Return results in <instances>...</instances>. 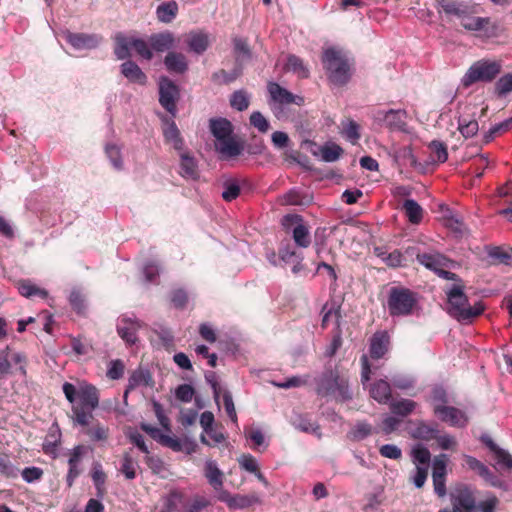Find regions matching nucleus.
<instances>
[{"label": "nucleus", "mask_w": 512, "mask_h": 512, "mask_svg": "<svg viewBox=\"0 0 512 512\" xmlns=\"http://www.w3.org/2000/svg\"><path fill=\"white\" fill-rule=\"evenodd\" d=\"M160 268L155 261H148L143 266V275L147 283H154L159 276Z\"/></svg>", "instance_id": "nucleus-59"}, {"label": "nucleus", "mask_w": 512, "mask_h": 512, "mask_svg": "<svg viewBox=\"0 0 512 512\" xmlns=\"http://www.w3.org/2000/svg\"><path fill=\"white\" fill-rule=\"evenodd\" d=\"M141 327L142 324L136 317L122 315L118 319L117 332L126 344L133 345L138 340L137 332Z\"/></svg>", "instance_id": "nucleus-15"}, {"label": "nucleus", "mask_w": 512, "mask_h": 512, "mask_svg": "<svg viewBox=\"0 0 512 512\" xmlns=\"http://www.w3.org/2000/svg\"><path fill=\"white\" fill-rule=\"evenodd\" d=\"M481 440L494 453L497 465L512 469V455L508 451L497 446L488 435H483Z\"/></svg>", "instance_id": "nucleus-22"}, {"label": "nucleus", "mask_w": 512, "mask_h": 512, "mask_svg": "<svg viewBox=\"0 0 512 512\" xmlns=\"http://www.w3.org/2000/svg\"><path fill=\"white\" fill-rule=\"evenodd\" d=\"M464 459L467 467L476 472L481 478L487 475L488 467L484 463L470 455H464Z\"/></svg>", "instance_id": "nucleus-62"}, {"label": "nucleus", "mask_w": 512, "mask_h": 512, "mask_svg": "<svg viewBox=\"0 0 512 512\" xmlns=\"http://www.w3.org/2000/svg\"><path fill=\"white\" fill-rule=\"evenodd\" d=\"M151 381V375L147 370L137 369L128 379V389H134L138 386H146Z\"/></svg>", "instance_id": "nucleus-43"}, {"label": "nucleus", "mask_w": 512, "mask_h": 512, "mask_svg": "<svg viewBox=\"0 0 512 512\" xmlns=\"http://www.w3.org/2000/svg\"><path fill=\"white\" fill-rule=\"evenodd\" d=\"M316 391L321 396H332L339 401L352 398L349 381L336 370H326L316 379Z\"/></svg>", "instance_id": "nucleus-5"}, {"label": "nucleus", "mask_w": 512, "mask_h": 512, "mask_svg": "<svg viewBox=\"0 0 512 512\" xmlns=\"http://www.w3.org/2000/svg\"><path fill=\"white\" fill-rule=\"evenodd\" d=\"M166 127L163 130L165 140L172 143L176 150H181L183 147V140L180 136V131L173 120L165 119Z\"/></svg>", "instance_id": "nucleus-34"}, {"label": "nucleus", "mask_w": 512, "mask_h": 512, "mask_svg": "<svg viewBox=\"0 0 512 512\" xmlns=\"http://www.w3.org/2000/svg\"><path fill=\"white\" fill-rule=\"evenodd\" d=\"M443 217L445 220V225L455 233L463 234L466 231V227L462 218L456 215L449 208H445Z\"/></svg>", "instance_id": "nucleus-38"}, {"label": "nucleus", "mask_w": 512, "mask_h": 512, "mask_svg": "<svg viewBox=\"0 0 512 512\" xmlns=\"http://www.w3.org/2000/svg\"><path fill=\"white\" fill-rule=\"evenodd\" d=\"M321 159L324 162L331 163L337 161L343 154V149L336 143H325L321 148Z\"/></svg>", "instance_id": "nucleus-37"}, {"label": "nucleus", "mask_w": 512, "mask_h": 512, "mask_svg": "<svg viewBox=\"0 0 512 512\" xmlns=\"http://www.w3.org/2000/svg\"><path fill=\"white\" fill-rule=\"evenodd\" d=\"M267 88L269 95L274 102L279 104L293 103L298 106H301L304 103V98L302 96L292 94L287 89L283 88L275 82H270Z\"/></svg>", "instance_id": "nucleus-18"}, {"label": "nucleus", "mask_w": 512, "mask_h": 512, "mask_svg": "<svg viewBox=\"0 0 512 512\" xmlns=\"http://www.w3.org/2000/svg\"><path fill=\"white\" fill-rule=\"evenodd\" d=\"M292 424L296 429H298L302 432H305V433H311V434L317 436L318 438H320L322 435L321 431H320V426L318 424H316L315 422H312L306 416L297 415L292 420Z\"/></svg>", "instance_id": "nucleus-35"}, {"label": "nucleus", "mask_w": 512, "mask_h": 512, "mask_svg": "<svg viewBox=\"0 0 512 512\" xmlns=\"http://www.w3.org/2000/svg\"><path fill=\"white\" fill-rule=\"evenodd\" d=\"M374 254L380 258L388 267L397 268L403 265L404 257L400 250L395 249L388 252L383 246H376L373 249Z\"/></svg>", "instance_id": "nucleus-23"}, {"label": "nucleus", "mask_w": 512, "mask_h": 512, "mask_svg": "<svg viewBox=\"0 0 512 512\" xmlns=\"http://www.w3.org/2000/svg\"><path fill=\"white\" fill-rule=\"evenodd\" d=\"M140 428L149 434L154 440L175 452L184 450L185 445L188 444V442H183L177 437L164 434L160 429L152 426L151 424L141 423Z\"/></svg>", "instance_id": "nucleus-16"}, {"label": "nucleus", "mask_w": 512, "mask_h": 512, "mask_svg": "<svg viewBox=\"0 0 512 512\" xmlns=\"http://www.w3.org/2000/svg\"><path fill=\"white\" fill-rule=\"evenodd\" d=\"M403 209L410 223L419 224L423 218L422 207L413 199H407L403 203Z\"/></svg>", "instance_id": "nucleus-36"}, {"label": "nucleus", "mask_w": 512, "mask_h": 512, "mask_svg": "<svg viewBox=\"0 0 512 512\" xmlns=\"http://www.w3.org/2000/svg\"><path fill=\"white\" fill-rule=\"evenodd\" d=\"M411 457L413 463H415L417 466H419V464L427 465L430 461L431 454L425 446L422 444H417L412 448Z\"/></svg>", "instance_id": "nucleus-49"}, {"label": "nucleus", "mask_w": 512, "mask_h": 512, "mask_svg": "<svg viewBox=\"0 0 512 512\" xmlns=\"http://www.w3.org/2000/svg\"><path fill=\"white\" fill-rule=\"evenodd\" d=\"M374 121L383 123L393 131H406L407 112L402 109L378 110L373 114Z\"/></svg>", "instance_id": "nucleus-12"}, {"label": "nucleus", "mask_w": 512, "mask_h": 512, "mask_svg": "<svg viewBox=\"0 0 512 512\" xmlns=\"http://www.w3.org/2000/svg\"><path fill=\"white\" fill-rule=\"evenodd\" d=\"M239 466L247 472L255 474L259 471L256 458L250 454H243L238 458Z\"/></svg>", "instance_id": "nucleus-56"}, {"label": "nucleus", "mask_w": 512, "mask_h": 512, "mask_svg": "<svg viewBox=\"0 0 512 512\" xmlns=\"http://www.w3.org/2000/svg\"><path fill=\"white\" fill-rule=\"evenodd\" d=\"M106 154L108 158L110 159L112 165L117 170L122 169L123 162L121 157V151L120 148L115 144H109L106 146Z\"/></svg>", "instance_id": "nucleus-57"}, {"label": "nucleus", "mask_w": 512, "mask_h": 512, "mask_svg": "<svg viewBox=\"0 0 512 512\" xmlns=\"http://www.w3.org/2000/svg\"><path fill=\"white\" fill-rule=\"evenodd\" d=\"M63 393L66 399L73 404L74 425L87 426L93 418V411L99 406L98 389L87 382L79 383L78 387L72 383L63 384Z\"/></svg>", "instance_id": "nucleus-1"}, {"label": "nucleus", "mask_w": 512, "mask_h": 512, "mask_svg": "<svg viewBox=\"0 0 512 512\" xmlns=\"http://www.w3.org/2000/svg\"><path fill=\"white\" fill-rule=\"evenodd\" d=\"M499 61L479 60L473 63L461 79L464 87H469L476 82H491L501 72Z\"/></svg>", "instance_id": "nucleus-8"}, {"label": "nucleus", "mask_w": 512, "mask_h": 512, "mask_svg": "<svg viewBox=\"0 0 512 512\" xmlns=\"http://www.w3.org/2000/svg\"><path fill=\"white\" fill-rule=\"evenodd\" d=\"M183 501V493L178 490H172L163 497V506L160 512H179V507L183 504Z\"/></svg>", "instance_id": "nucleus-32"}, {"label": "nucleus", "mask_w": 512, "mask_h": 512, "mask_svg": "<svg viewBox=\"0 0 512 512\" xmlns=\"http://www.w3.org/2000/svg\"><path fill=\"white\" fill-rule=\"evenodd\" d=\"M286 68L295 73L299 78L304 79L309 76L308 68L304 65L302 59L296 55H289L287 57Z\"/></svg>", "instance_id": "nucleus-40"}, {"label": "nucleus", "mask_w": 512, "mask_h": 512, "mask_svg": "<svg viewBox=\"0 0 512 512\" xmlns=\"http://www.w3.org/2000/svg\"><path fill=\"white\" fill-rule=\"evenodd\" d=\"M210 502L203 496H195L192 501L184 506L183 512H200L209 506Z\"/></svg>", "instance_id": "nucleus-63"}, {"label": "nucleus", "mask_w": 512, "mask_h": 512, "mask_svg": "<svg viewBox=\"0 0 512 512\" xmlns=\"http://www.w3.org/2000/svg\"><path fill=\"white\" fill-rule=\"evenodd\" d=\"M437 5L448 15L460 20L462 27L468 31H481L490 23L489 17H477L478 5L455 0H436Z\"/></svg>", "instance_id": "nucleus-4"}, {"label": "nucleus", "mask_w": 512, "mask_h": 512, "mask_svg": "<svg viewBox=\"0 0 512 512\" xmlns=\"http://www.w3.org/2000/svg\"><path fill=\"white\" fill-rule=\"evenodd\" d=\"M115 41L114 53L118 60L128 59L131 56L130 49H134L143 59L151 60L153 57L151 48L143 39L126 37L119 34L116 36Z\"/></svg>", "instance_id": "nucleus-9"}, {"label": "nucleus", "mask_w": 512, "mask_h": 512, "mask_svg": "<svg viewBox=\"0 0 512 512\" xmlns=\"http://www.w3.org/2000/svg\"><path fill=\"white\" fill-rule=\"evenodd\" d=\"M178 10L179 7L176 1L164 2L156 9L157 19L162 23H170L176 18Z\"/></svg>", "instance_id": "nucleus-29"}, {"label": "nucleus", "mask_w": 512, "mask_h": 512, "mask_svg": "<svg viewBox=\"0 0 512 512\" xmlns=\"http://www.w3.org/2000/svg\"><path fill=\"white\" fill-rule=\"evenodd\" d=\"M65 40L75 49V50H91L100 44L102 37L97 34H87V33H73L70 31H65L63 33Z\"/></svg>", "instance_id": "nucleus-17"}, {"label": "nucleus", "mask_w": 512, "mask_h": 512, "mask_svg": "<svg viewBox=\"0 0 512 512\" xmlns=\"http://www.w3.org/2000/svg\"><path fill=\"white\" fill-rule=\"evenodd\" d=\"M498 504L499 499L495 495L489 494L484 500L480 501L476 505L475 509L480 512H495Z\"/></svg>", "instance_id": "nucleus-61"}, {"label": "nucleus", "mask_w": 512, "mask_h": 512, "mask_svg": "<svg viewBox=\"0 0 512 512\" xmlns=\"http://www.w3.org/2000/svg\"><path fill=\"white\" fill-rule=\"evenodd\" d=\"M417 306V293L402 286H394L389 289L387 309L391 317L410 316L414 313Z\"/></svg>", "instance_id": "nucleus-6"}, {"label": "nucleus", "mask_w": 512, "mask_h": 512, "mask_svg": "<svg viewBox=\"0 0 512 512\" xmlns=\"http://www.w3.org/2000/svg\"><path fill=\"white\" fill-rule=\"evenodd\" d=\"M164 64L168 71L182 74L187 71L188 63L182 53L169 52L164 59Z\"/></svg>", "instance_id": "nucleus-27"}, {"label": "nucleus", "mask_w": 512, "mask_h": 512, "mask_svg": "<svg viewBox=\"0 0 512 512\" xmlns=\"http://www.w3.org/2000/svg\"><path fill=\"white\" fill-rule=\"evenodd\" d=\"M136 467L137 462L133 459L130 452H124L122 456L120 471L124 474L126 479L133 480L136 477Z\"/></svg>", "instance_id": "nucleus-42"}, {"label": "nucleus", "mask_w": 512, "mask_h": 512, "mask_svg": "<svg viewBox=\"0 0 512 512\" xmlns=\"http://www.w3.org/2000/svg\"><path fill=\"white\" fill-rule=\"evenodd\" d=\"M86 427L84 433L93 442L105 441L109 437V428L99 422L91 427H88V425Z\"/></svg>", "instance_id": "nucleus-41"}, {"label": "nucleus", "mask_w": 512, "mask_h": 512, "mask_svg": "<svg viewBox=\"0 0 512 512\" xmlns=\"http://www.w3.org/2000/svg\"><path fill=\"white\" fill-rule=\"evenodd\" d=\"M416 407V403L409 399H402L390 403L391 411L402 417L409 415Z\"/></svg>", "instance_id": "nucleus-45"}, {"label": "nucleus", "mask_w": 512, "mask_h": 512, "mask_svg": "<svg viewBox=\"0 0 512 512\" xmlns=\"http://www.w3.org/2000/svg\"><path fill=\"white\" fill-rule=\"evenodd\" d=\"M389 344V337L386 332H376L371 338L370 342V356L373 359L382 358L387 350Z\"/></svg>", "instance_id": "nucleus-24"}, {"label": "nucleus", "mask_w": 512, "mask_h": 512, "mask_svg": "<svg viewBox=\"0 0 512 512\" xmlns=\"http://www.w3.org/2000/svg\"><path fill=\"white\" fill-rule=\"evenodd\" d=\"M209 128L215 138L214 148L221 160H230L242 154L244 146L233 137V126L225 118H213Z\"/></svg>", "instance_id": "nucleus-2"}, {"label": "nucleus", "mask_w": 512, "mask_h": 512, "mask_svg": "<svg viewBox=\"0 0 512 512\" xmlns=\"http://www.w3.org/2000/svg\"><path fill=\"white\" fill-rule=\"evenodd\" d=\"M175 397L183 403L191 402L195 390L190 384H181L175 389Z\"/></svg>", "instance_id": "nucleus-55"}, {"label": "nucleus", "mask_w": 512, "mask_h": 512, "mask_svg": "<svg viewBox=\"0 0 512 512\" xmlns=\"http://www.w3.org/2000/svg\"><path fill=\"white\" fill-rule=\"evenodd\" d=\"M222 198L225 201H233L240 194V186L236 180H227L223 184Z\"/></svg>", "instance_id": "nucleus-52"}, {"label": "nucleus", "mask_w": 512, "mask_h": 512, "mask_svg": "<svg viewBox=\"0 0 512 512\" xmlns=\"http://www.w3.org/2000/svg\"><path fill=\"white\" fill-rule=\"evenodd\" d=\"M322 62L333 83L342 85L349 80V64L341 50L327 48L323 52Z\"/></svg>", "instance_id": "nucleus-7"}, {"label": "nucleus", "mask_w": 512, "mask_h": 512, "mask_svg": "<svg viewBox=\"0 0 512 512\" xmlns=\"http://www.w3.org/2000/svg\"><path fill=\"white\" fill-rule=\"evenodd\" d=\"M174 45V36L170 32L154 34L150 37V46L156 52H164Z\"/></svg>", "instance_id": "nucleus-31"}, {"label": "nucleus", "mask_w": 512, "mask_h": 512, "mask_svg": "<svg viewBox=\"0 0 512 512\" xmlns=\"http://www.w3.org/2000/svg\"><path fill=\"white\" fill-rule=\"evenodd\" d=\"M429 149L431 151V158L434 162L444 163L448 159V151L446 145L437 140H433L429 144Z\"/></svg>", "instance_id": "nucleus-44"}, {"label": "nucleus", "mask_w": 512, "mask_h": 512, "mask_svg": "<svg viewBox=\"0 0 512 512\" xmlns=\"http://www.w3.org/2000/svg\"><path fill=\"white\" fill-rule=\"evenodd\" d=\"M230 104L234 109L238 111H244L249 106V96L243 90L235 91L231 95Z\"/></svg>", "instance_id": "nucleus-50"}, {"label": "nucleus", "mask_w": 512, "mask_h": 512, "mask_svg": "<svg viewBox=\"0 0 512 512\" xmlns=\"http://www.w3.org/2000/svg\"><path fill=\"white\" fill-rule=\"evenodd\" d=\"M12 363L19 365L16 369L22 376H26V357L20 352H12L9 347L0 350V377L11 373Z\"/></svg>", "instance_id": "nucleus-13"}, {"label": "nucleus", "mask_w": 512, "mask_h": 512, "mask_svg": "<svg viewBox=\"0 0 512 512\" xmlns=\"http://www.w3.org/2000/svg\"><path fill=\"white\" fill-rule=\"evenodd\" d=\"M282 225L286 230L292 231V238L300 248H307L311 244L309 228L303 218L297 214H287L283 217Z\"/></svg>", "instance_id": "nucleus-10"}, {"label": "nucleus", "mask_w": 512, "mask_h": 512, "mask_svg": "<svg viewBox=\"0 0 512 512\" xmlns=\"http://www.w3.org/2000/svg\"><path fill=\"white\" fill-rule=\"evenodd\" d=\"M416 259L421 265H423L429 270L434 271L435 273L441 267H448L449 263V260L444 255L438 252L417 253Z\"/></svg>", "instance_id": "nucleus-20"}, {"label": "nucleus", "mask_w": 512, "mask_h": 512, "mask_svg": "<svg viewBox=\"0 0 512 512\" xmlns=\"http://www.w3.org/2000/svg\"><path fill=\"white\" fill-rule=\"evenodd\" d=\"M204 474L208 483L214 488L215 491H218L223 487L224 474L218 468L216 461L207 460L205 462Z\"/></svg>", "instance_id": "nucleus-26"}, {"label": "nucleus", "mask_w": 512, "mask_h": 512, "mask_svg": "<svg viewBox=\"0 0 512 512\" xmlns=\"http://www.w3.org/2000/svg\"><path fill=\"white\" fill-rule=\"evenodd\" d=\"M180 174L186 179L195 180L198 178V167L196 160L187 153L181 154Z\"/></svg>", "instance_id": "nucleus-33"}, {"label": "nucleus", "mask_w": 512, "mask_h": 512, "mask_svg": "<svg viewBox=\"0 0 512 512\" xmlns=\"http://www.w3.org/2000/svg\"><path fill=\"white\" fill-rule=\"evenodd\" d=\"M372 433V426L365 422L357 423L350 432V437L354 441H361Z\"/></svg>", "instance_id": "nucleus-53"}, {"label": "nucleus", "mask_w": 512, "mask_h": 512, "mask_svg": "<svg viewBox=\"0 0 512 512\" xmlns=\"http://www.w3.org/2000/svg\"><path fill=\"white\" fill-rule=\"evenodd\" d=\"M343 134L351 144H357L360 139L359 125L353 120L349 121L344 127Z\"/></svg>", "instance_id": "nucleus-60"}, {"label": "nucleus", "mask_w": 512, "mask_h": 512, "mask_svg": "<svg viewBox=\"0 0 512 512\" xmlns=\"http://www.w3.org/2000/svg\"><path fill=\"white\" fill-rule=\"evenodd\" d=\"M322 327H326L332 317H335L337 324L339 325L340 318V306L332 301L330 303H326L322 308Z\"/></svg>", "instance_id": "nucleus-47"}, {"label": "nucleus", "mask_w": 512, "mask_h": 512, "mask_svg": "<svg viewBox=\"0 0 512 512\" xmlns=\"http://www.w3.org/2000/svg\"><path fill=\"white\" fill-rule=\"evenodd\" d=\"M18 291L22 296L26 298H30L32 296H40L41 298H46L48 296V292L46 290L40 289L29 280L20 281L18 283Z\"/></svg>", "instance_id": "nucleus-39"}, {"label": "nucleus", "mask_w": 512, "mask_h": 512, "mask_svg": "<svg viewBox=\"0 0 512 512\" xmlns=\"http://www.w3.org/2000/svg\"><path fill=\"white\" fill-rule=\"evenodd\" d=\"M369 392L370 396L380 404H387L391 401V387L384 379L374 382L371 385Z\"/></svg>", "instance_id": "nucleus-25"}, {"label": "nucleus", "mask_w": 512, "mask_h": 512, "mask_svg": "<svg viewBox=\"0 0 512 512\" xmlns=\"http://www.w3.org/2000/svg\"><path fill=\"white\" fill-rule=\"evenodd\" d=\"M260 499L256 494L251 495H240L236 494L233 497L231 503V509H244L252 506L253 504L259 503Z\"/></svg>", "instance_id": "nucleus-46"}, {"label": "nucleus", "mask_w": 512, "mask_h": 512, "mask_svg": "<svg viewBox=\"0 0 512 512\" xmlns=\"http://www.w3.org/2000/svg\"><path fill=\"white\" fill-rule=\"evenodd\" d=\"M233 44L237 61H245L251 58V51L245 39L235 37L233 39Z\"/></svg>", "instance_id": "nucleus-48"}, {"label": "nucleus", "mask_w": 512, "mask_h": 512, "mask_svg": "<svg viewBox=\"0 0 512 512\" xmlns=\"http://www.w3.org/2000/svg\"><path fill=\"white\" fill-rule=\"evenodd\" d=\"M187 44L192 52L202 54L209 46V37L203 32H191Z\"/></svg>", "instance_id": "nucleus-30"}, {"label": "nucleus", "mask_w": 512, "mask_h": 512, "mask_svg": "<svg viewBox=\"0 0 512 512\" xmlns=\"http://www.w3.org/2000/svg\"><path fill=\"white\" fill-rule=\"evenodd\" d=\"M447 462L448 456L446 454H439L435 456L433 460L432 477H446Z\"/></svg>", "instance_id": "nucleus-54"}, {"label": "nucleus", "mask_w": 512, "mask_h": 512, "mask_svg": "<svg viewBox=\"0 0 512 512\" xmlns=\"http://www.w3.org/2000/svg\"><path fill=\"white\" fill-rule=\"evenodd\" d=\"M159 103L172 116L176 115V102L179 99V87L168 77L159 78Z\"/></svg>", "instance_id": "nucleus-11"}, {"label": "nucleus", "mask_w": 512, "mask_h": 512, "mask_svg": "<svg viewBox=\"0 0 512 512\" xmlns=\"http://www.w3.org/2000/svg\"><path fill=\"white\" fill-rule=\"evenodd\" d=\"M452 502L455 509L473 511L476 508L475 499L471 491L464 487L456 489L452 493Z\"/></svg>", "instance_id": "nucleus-21"}, {"label": "nucleus", "mask_w": 512, "mask_h": 512, "mask_svg": "<svg viewBox=\"0 0 512 512\" xmlns=\"http://www.w3.org/2000/svg\"><path fill=\"white\" fill-rule=\"evenodd\" d=\"M458 130L465 138H470L477 134L479 125L475 119L466 121L460 118L458 120Z\"/></svg>", "instance_id": "nucleus-51"}, {"label": "nucleus", "mask_w": 512, "mask_h": 512, "mask_svg": "<svg viewBox=\"0 0 512 512\" xmlns=\"http://www.w3.org/2000/svg\"><path fill=\"white\" fill-rule=\"evenodd\" d=\"M121 74L130 82L145 86L147 84V76L142 69L133 61L127 60L120 66Z\"/></svg>", "instance_id": "nucleus-19"}, {"label": "nucleus", "mask_w": 512, "mask_h": 512, "mask_svg": "<svg viewBox=\"0 0 512 512\" xmlns=\"http://www.w3.org/2000/svg\"><path fill=\"white\" fill-rule=\"evenodd\" d=\"M434 414L442 421L452 427L463 428L468 424L467 414L456 407L448 405H437Z\"/></svg>", "instance_id": "nucleus-14"}, {"label": "nucleus", "mask_w": 512, "mask_h": 512, "mask_svg": "<svg viewBox=\"0 0 512 512\" xmlns=\"http://www.w3.org/2000/svg\"><path fill=\"white\" fill-rule=\"evenodd\" d=\"M439 430L436 425H428L423 421H419L410 430V435L414 439L430 440L436 438Z\"/></svg>", "instance_id": "nucleus-28"}, {"label": "nucleus", "mask_w": 512, "mask_h": 512, "mask_svg": "<svg viewBox=\"0 0 512 512\" xmlns=\"http://www.w3.org/2000/svg\"><path fill=\"white\" fill-rule=\"evenodd\" d=\"M250 124L261 133H266L270 127L268 120L259 111H254L251 114Z\"/></svg>", "instance_id": "nucleus-58"}, {"label": "nucleus", "mask_w": 512, "mask_h": 512, "mask_svg": "<svg viewBox=\"0 0 512 512\" xmlns=\"http://www.w3.org/2000/svg\"><path fill=\"white\" fill-rule=\"evenodd\" d=\"M124 369L125 367L121 360H112L108 366L107 377L112 380H118L122 378L124 374Z\"/></svg>", "instance_id": "nucleus-64"}, {"label": "nucleus", "mask_w": 512, "mask_h": 512, "mask_svg": "<svg viewBox=\"0 0 512 512\" xmlns=\"http://www.w3.org/2000/svg\"><path fill=\"white\" fill-rule=\"evenodd\" d=\"M446 296L448 302L447 312L459 322H471L485 310V306L481 301L470 305L468 297L464 293L463 286L459 284H453L446 291Z\"/></svg>", "instance_id": "nucleus-3"}]
</instances>
